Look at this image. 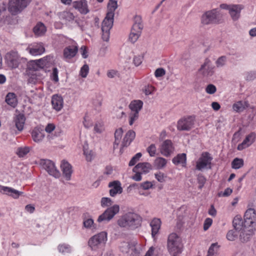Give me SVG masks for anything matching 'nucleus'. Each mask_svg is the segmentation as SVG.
<instances>
[{"instance_id":"1","label":"nucleus","mask_w":256,"mask_h":256,"mask_svg":"<svg viewBox=\"0 0 256 256\" xmlns=\"http://www.w3.org/2000/svg\"><path fill=\"white\" fill-rule=\"evenodd\" d=\"M142 218L138 214L128 212L122 216L118 220V224L121 228L134 230L141 225Z\"/></svg>"},{"instance_id":"2","label":"nucleus","mask_w":256,"mask_h":256,"mask_svg":"<svg viewBox=\"0 0 256 256\" xmlns=\"http://www.w3.org/2000/svg\"><path fill=\"white\" fill-rule=\"evenodd\" d=\"M167 248L172 256H178L182 252V244L180 238L175 233L170 234L167 242Z\"/></svg>"},{"instance_id":"3","label":"nucleus","mask_w":256,"mask_h":256,"mask_svg":"<svg viewBox=\"0 0 256 256\" xmlns=\"http://www.w3.org/2000/svg\"><path fill=\"white\" fill-rule=\"evenodd\" d=\"M220 11L214 8L205 12L201 16L200 22L203 26L218 24L220 22Z\"/></svg>"},{"instance_id":"4","label":"nucleus","mask_w":256,"mask_h":256,"mask_svg":"<svg viewBox=\"0 0 256 256\" xmlns=\"http://www.w3.org/2000/svg\"><path fill=\"white\" fill-rule=\"evenodd\" d=\"M107 241V233L102 232L92 236L88 240V244L92 251H98L104 246Z\"/></svg>"},{"instance_id":"5","label":"nucleus","mask_w":256,"mask_h":256,"mask_svg":"<svg viewBox=\"0 0 256 256\" xmlns=\"http://www.w3.org/2000/svg\"><path fill=\"white\" fill-rule=\"evenodd\" d=\"M32 0H9L8 10L12 15L21 13L30 4Z\"/></svg>"},{"instance_id":"6","label":"nucleus","mask_w":256,"mask_h":256,"mask_svg":"<svg viewBox=\"0 0 256 256\" xmlns=\"http://www.w3.org/2000/svg\"><path fill=\"white\" fill-rule=\"evenodd\" d=\"M120 211V206L118 204L108 208L102 214L99 216L97 220L98 222H108Z\"/></svg>"},{"instance_id":"7","label":"nucleus","mask_w":256,"mask_h":256,"mask_svg":"<svg viewBox=\"0 0 256 256\" xmlns=\"http://www.w3.org/2000/svg\"><path fill=\"white\" fill-rule=\"evenodd\" d=\"M212 158L208 152H203L196 163V168L199 170L210 169Z\"/></svg>"},{"instance_id":"8","label":"nucleus","mask_w":256,"mask_h":256,"mask_svg":"<svg viewBox=\"0 0 256 256\" xmlns=\"http://www.w3.org/2000/svg\"><path fill=\"white\" fill-rule=\"evenodd\" d=\"M40 164L49 174L56 178L60 176V172L56 168L52 160H40Z\"/></svg>"},{"instance_id":"9","label":"nucleus","mask_w":256,"mask_h":256,"mask_svg":"<svg viewBox=\"0 0 256 256\" xmlns=\"http://www.w3.org/2000/svg\"><path fill=\"white\" fill-rule=\"evenodd\" d=\"M194 120L192 117L183 118L178 122L177 128L179 130L188 131L194 127Z\"/></svg>"},{"instance_id":"10","label":"nucleus","mask_w":256,"mask_h":256,"mask_svg":"<svg viewBox=\"0 0 256 256\" xmlns=\"http://www.w3.org/2000/svg\"><path fill=\"white\" fill-rule=\"evenodd\" d=\"M200 74L204 77L212 76L214 72V67L211 64V62L208 58H206L204 63L198 70Z\"/></svg>"},{"instance_id":"11","label":"nucleus","mask_w":256,"mask_h":256,"mask_svg":"<svg viewBox=\"0 0 256 256\" xmlns=\"http://www.w3.org/2000/svg\"><path fill=\"white\" fill-rule=\"evenodd\" d=\"M0 192L2 194L12 196L14 199L18 198L20 196H25L22 192L18 191L10 187L4 186L1 185H0Z\"/></svg>"},{"instance_id":"12","label":"nucleus","mask_w":256,"mask_h":256,"mask_svg":"<svg viewBox=\"0 0 256 256\" xmlns=\"http://www.w3.org/2000/svg\"><path fill=\"white\" fill-rule=\"evenodd\" d=\"M50 59V56H48L43 58L36 60H32L30 62L28 65V69L34 70H38L39 69L42 68L47 64V60Z\"/></svg>"},{"instance_id":"13","label":"nucleus","mask_w":256,"mask_h":256,"mask_svg":"<svg viewBox=\"0 0 256 256\" xmlns=\"http://www.w3.org/2000/svg\"><path fill=\"white\" fill-rule=\"evenodd\" d=\"M26 50L30 54L34 56L40 55L45 52L44 44L42 42L31 44L28 47Z\"/></svg>"},{"instance_id":"14","label":"nucleus","mask_w":256,"mask_h":256,"mask_svg":"<svg viewBox=\"0 0 256 256\" xmlns=\"http://www.w3.org/2000/svg\"><path fill=\"white\" fill-rule=\"evenodd\" d=\"M244 220L245 221V226H253V224L256 220V214L254 209L250 208L246 212Z\"/></svg>"},{"instance_id":"15","label":"nucleus","mask_w":256,"mask_h":256,"mask_svg":"<svg viewBox=\"0 0 256 256\" xmlns=\"http://www.w3.org/2000/svg\"><path fill=\"white\" fill-rule=\"evenodd\" d=\"M6 58L8 66L12 68H16L18 66L20 58L16 52H10L6 55Z\"/></svg>"},{"instance_id":"16","label":"nucleus","mask_w":256,"mask_h":256,"mask_svg":"<svg viewBox=\"0 0 256 256\" xmlns=\"http://www.w3.org/2000/svg\"><path fill=\"white\" fill-rule=\"evenodd\" d=\"M44 128L41 126L34 128L31 132L33 140L36 142H41L44 138Z\"/></svg>"},{"instance_id":"17","label":"nucleus","mask_w":256,"mask_h":256,"mask_svg":"<svg viewBox=\"0 0 256 256\" xmlns=\"http://www.w3.org/2000/svg\"><path fill=\"white\" fill-rule=\"evenodd\" d=\"M72 6L78 10L82 14H86L89 12L88 5L86 0L75 1L72 3Z\"/></svg>"},{"instance_id":"18","label":"nucleus","mask_w":256,"mask_h":256,"mask_svg":"<svg viewBox=\"0 0 256 256\" xmlns=\"http://www.w3.org/2000/svg\"><path fill=\"white\" fill-rule=\"evenodd\" d=\"M108 186L110 188V194L112 196H114L116 194H120L122 192L121 184L119 181L115 180L110 182Z\"/></svg>"},{"instance_id":"19","label":"nucleus","mask_w":256,"mask_h":256,"mask_svg":"<svg viewBox=\"0 0 256 256\" xmlns=\"http://www.w3.org/2000/svg\"><path fill=\"white\" fill-rule=\"evenodd\" d=\"M256 134L254 133H250L248 135L242 143L239 144L238 146V150H242L249 146H250L254 141Z\"/></svg>"},{"instance_id":"20","label":"nucleus","mask_w":256,"mask_h":256,"mask_svg":"<svg viewBox=\"0 0 256 256\" xmlns=\"http://www.w3.org/2000/svg\"><path fill=\"white\" fill-rule=\"evenodd\" d=\"M136 244V242H123L121 243L120 246V250L123 253H128L130 249L132 250H134V254L135 256H140L139 253L136 251L135 246Z\"/></svg>"},{"instance_id":"21","label":"nucleus","mask_w":256,"mask_h":256,"mask_svg":"<svg viewBox=\"0 0 256 256\" xmlns=\"http://www.w3.org/2000/svg\"><path fill=\"white\" fill-rule=\"evenodd\" d=\"M62 174L66 180H70L71 175L72 172L71 165L65 160H62L60 165Z\"/></svg>"},{"instance_id":"22","label":"nucleus","mask_w":256,"mask_h":256,"mask_svg":"<svg viewBox=\"0 0 256 256\" xmlns=\"http://www.w3.org/2000/svg\"><path fill=\"white\" fill-rule=\"evenodd\" d=\"M173 150L174 148L170 140H165L160 147L161 154L166 156H169Z\"/></svg>"},{"instance_id":"23","label":"nucleus","mask_w":256,"mask_h":256,"mask_svg":"<svg viewBox=\"0 0 256 256\" xmlns=\"http://www.w3.org/2000/svg\"><path fill=\"white\" fill-rule=\"evenodd\" d=\"M136 136V133L132 130H129L125 134L122 144V148L128 146ZM122 149H120V152Z\"/></svg>"},{"instance_id":"24","label":"nucleus","mask_w":256,"mask_h":256,"mask_svg":"<svg viewBox=\"0 0 256 256\" xmlns=\"http://www.w3.org/2000/svg\"><path fill=\"white\" fill-rule=\"evenodd\" d=\"M152 169V166L148 162H142L138 164L135 166L132 170L138 171L142 174H146L148 173Z\"/></svg>"},{"instance_id":"25","label":"nucleus","mask_w":256,"mask_h":256,"mask_svg":"<svg viewBox=\"0 0 256 256\" xmlns=\"http://www.w3.org/2000/svg\"><path fill=\"white\" fill-rule=\"evenodd\" d=\"M232 225L234 229L239 231L244 229L245 228H249L248 226H245V221L242 220L240 216H236L234 218L232 221Z\"/></svg>"},{"instance_id":"26","label":"nucleus","mask_w":256,"mask_h":256,"mask_svg":"<svg viewBox=\"0 0 256 256\" xmlns=\"http://www.w3.org/2000/svg\"><path fill=\"white\" fill-rule=\"evenodd\" d=\"M242 9V6L241 5H231L229 13L234 20H236L238 19L240 16V11Z\"/></svg>"},{"instance_id":"27","label":"nucleus","mask_w":256,"mask_h":256,"mask_svg":"<svg viewBox=\"0 0 256 256\" xmlns=\"http://www.w3.org/2000/svg\"><path fill=\"white\" fill-rule=\"evenodd\" d=\"M52 104L54 109L58 112L63 107V99L62 96L54 95L52 98Z\"/></svg>"},{"instance_id":"28","label":"nucleus","mask_w":256,"mask_h":256,"mask_svg":"<svg viewBox=\"0 0 256 256\" xmlns=\"http://www.w3.org/2000/svg\"><path fill=\"white\" fill-rule=\"evenodd\" d=\"M78 50L76 46H69L66 48L64 50V56L66 59H70L74 57Z\"/></svg>"},{"instance_id":"29","label":"nucleus","mask_w":256,"mask_h":256,"mask_svg":"<svg viewBox=\"0 0 256 256\" xmlns=\"http://www.w3.org/2000/svg\"><path fill=\"white\" fill-rule=\"evenodd\" d=\"M240 232V239L242 242H246L250 240L252 234V229L245 228Z\"/></svg>"},{"instance_id":"30","label":"nucleus","mask_w":256,"mask_h":256,"mask_svg":"<svg viewBox=\"0 0 256 256\" xmlns=\"http://www.w3.org/2000/svg\"><path fill=\"white\" fill-rule=\"evenodd\" d=\"M114 17V16H112L110 14H106V16L102 22V29H104L106 30H110L113 25Z\"/></svg>"},{"instance_id":"31","label":"nucleus","mask_w":256,"mask_h":256,"mask_svg":"<svg viewBox=\"0 0 256 256\" xmlns=\"http://www.w3.org/2000/svg\"><path fill=\"white\" fill-rule=\"evenodd\" d=\"M25 121L26 118L22 114L17 115L14 118V125L19 131H22L24 129Z\"/></svg>"},{"instance_id":"32","label":"nucleus","mask_w":256,"mask_h":256,"mask_svg":"<svg viewBox=\"0 0 256 256\" xmlns=\"http://www.w3.org/2000/svg\"><path fill=\"white\" fill-rule=\"evenodd\" d=\"M46 31L44 24L40 22H38L33 28V32L37 36H44Z\"/></svg>"},{"instance_id":"33","label":"nucleus","mask_w":256,"mask_h":256,"mask_svg":"<svg viewBox=\"0 0 256 256\" xmlns=\"http://www.w3.org/2000/svg\"><path fill=\"white\" fill-rule=\"evenodd\" d=\"M161 222L158 218H154L150 222L152 235L153 238L158 234L160 227Z\"/></svg>"},{"instance_id":"34","label":"nucleus","mask_w":256,"mask_h":256,"mask_svg":"<svg viewBox=\"0 0 256 256\" xmlns=\"http://www.w3.org/2000/svg\"><path fill=\"white\" fill-rule=\"evenodd\" d=\"M143 102L140 100H134L129 105L131 112H136L138 114L142 108Z\"/></svg>"},{"instance_id":"35","label":"nucleus","mask_w":256,"mask_h":256,"mask_svg":"<svg viewBox=\"0 0 256 256\" xmlns=\"http://www.w3.org/2000/svg\"><path fill=\"white\" fill-rule=\"evenodd\" d=\"M122 134L123 130L122 128H120L116 130L114 132V149L118 148V146L120 143Z\"/></svg>"},{"instance_id":"36","label":"nucleus","mask_w":256,"mask_h":256,"mask_svg":"<svg viewBox=\"0 0 256 256\" xmlns=\"http://www.w3.org/2000/svg\"><path fill=\"white\" fill-rule=\"evenodd\" d=\"M118 5L117 1L115 0H109L108 4V12L106 14H111L112 16H114V12L118 8Z\"/></svg>"},{"instance_id":"37","label":"nucleus","mask_w":256,"mask_h":256,"mask_svg":"<svg viewBox=\"0 0 256 256\" xmlns=\"http://www.w3.org/2000/svg\"><path fill=\"white\" fill-rule=\"evenodd\" d=\"M248 106V104L246 102L238 101L232 106V108L236 112H242Z\"/></svg>"},{"instance_id":"38","label":"nucleus","mask_w":256,"mask_h":256,"mask_svg":"<svg viewBox=\"0 0 256 256\" xmlns=\"http://www.w3.org/2000/svg\"><path fill=\"white\" fill-rule=\"evenodd\" d=\"M6 102L11 106L14 108L17 104V100L15 94L14 93H8L6 98Z\"/></svg>"},{"instance_id":"39","label":"nucleus","mask_w":256,"mask_h":256,"mask_svg":"<svg viewBox=\"0 0 256 256\" xmlns=\"http://www.w3.org/2000/svg\"><path fill=\"white\" fill-rule=\"evenodd\" d=\"M134 30H138L142 32L143 28L142 18L140 16H136L134 18V23L132 28Z\"/></svg>"},{"instance_id":"40","label":"nucleus","mask_w":256,"mask_h":256,"mask_svg":"<svg viewBox=\"0 0 256 256\" xmlns=\"http://www.w3.org/2000/svg\"><path fill=\"white\" fill-rule=\"evenodd\" d=\"M167 163V160L161 157L157 158L154 161V166L158 169L164 168Z\"/></svg>"},{"instance_id":"41","label":"nucleus","mask_w":256,"mask_h":256,"mask_svg":"<svg viewBox=\"0 0 256 256\" xmlns=\"http://www.w3.org/2000/svg\"><path fill=\"white\" fill-rule=\"evenodd\" d=\"M240 231L236 229L231 230L228 231L226 234V238L230 241H234L237 239L238 233Z\"/></svg>"},{"instance_id":"42","label":"nucleus","mask_w":256,"mask_h":256,"mask_svg":"<svg viewBox=\"0 0 256 256\" xmlns=\"http://www.w3.org/2000/svg\"><path fill=\"white\" fill-rule=\"evenodd\" d=\"M186 161V154H178L172 159V162L175 164H184Z\"/></svg>"},{"instance_id":"43","label":"nucleus","mask_w":256,"mask_h":256,"mask_svg":"<svg viewBox=\"0 0 256 256\" xmlns=\"http://www.w3.org/2000/svg\"><path fill=\"white\" fill-rule=\"evenodd\" d=\"M141 32H142L138 30H134L132 28L130 33L129 36V40L132 43H134L140 37Z\"/></svg>"},{"instance_id":"44","label":"nucleus","mask_w":256,"mask_h":256,"mask_svg":"<svg viewBox=\"0 0 256 256\" xmlns=\"http://www.w3.org/2000/svg\"><path fill=\"white\" fill-rule=\"evenodd\" d=\"M219 246L217 243L212 244L210 247L206 256H217Z\"/></svg>"},{"instance_id":"45","label":"nucleus","mask_w":256,"mask_h":256,"mask_svg":"<svg viewBox=\"0 0 256 256\" xmlns=\"http://www.w3.org/2000/svg\"><path fill=\"white\" fill-rule=\"evenodd\" d=\"M244 166V160L242 158H235L232 162V167L234 169H238Z\"/></svg>"},{"instance_id":"46","label":"nucleus","mask_w":256,"mask_h":256,"mask_svg":"<svg viewBox=\"0 0 256 256\" xmlns=\"http://www.w3.org/2000/svg\"><path fill=\"white\" fill-rule=\"evenodd\" d=\"M84 154L88 162H91L94 156V152L92 150H88L84 147Z\"/></svg>"},{"instance_id":"47","label":"nucleus","mask_w":256,"mask_h":256,"mask_svg":"<svg viewBox=\"0 0 256 256\" xmlns=\"http://www.w3.org/2000/svg\"><path fill=\"white\" fill-rule=\"evenodd\" d=\"M58 250L62 254L69 253L71 252L70 246L67 244H60L58 246Z\"/></svg>"},{"instance_id":"48","label":"nucleus","mask_w":256,"mask_h":256,"mask_svg":"<svg viewBox=\"0 0 256 256\" xmlns=\"http://www.w3.org/2000/svg\"><path fill=\"white\" fill-rule=\"evenodd\" d=\"M227 58L223 56L219 57L216 62V64L217 68H222L225 66Z\"/></svg>"},{"instance_id":"49","label":"nucleus","mask_w":256,"mask_h":256,"mask_svg":"<svg viewBox=\"0 0 256 256\" xmlns=\"http://www.w3.org/2000/svg\"><path fill=\"white\" fill-rule=\"evenodd\" d=\"M30 148L28 146L20 147L18 148L17 151V154L20 157H23L29 152Z\"/></svg>"},{"instance_id":"50","label":"nucleus","mask_w":256,"mask_h":256,"mask_svg":"<svg viewBox=\"0 0 256 256\" xmlns=\"http://www.w3.org/2000/svg\"><path fill=\"white\" fill-rule=\"evenodd\" d=\"M147 152L150 156H154L156 154V148L154 144H151L146 148Z\"/></svg>"},{"instance_id":"51","label":"nucleus","mask_w":256,"mask_h":256,"mask_svg":"<svg viewBox=\"0 0 256 256\" xmlns=\"http://www.w3.org/2000/svg\"><path fill=\"white\" fill-rule=\"evenodd\" d=\"M138 114L136 112H131L130 114V120L129 124L132 126L134 122L138 120Z\"/></svg>"},{"instance_id":"52","label":"nucleus","mask_w":256,"mask_h":256,"mask_svg":"<svg viewBox=\"0 0 256 256\" xmlns=\"http://www.w3.org/2000/svg\"><path fill=\"white\" fill-rule=\"evenodd\" d=\"M62 16L63 18L68 22L73 20L74 18V14L72 12H64L62 13Z\"/></svg>"},{"instance_id":"53","label":"nucleus","mask_w":256,"mask_h":256,"mask_svg":"<svg viewBox=\"0 0 256 256\" xmlns=\"http://www.w3.org/2000/svg\"><path fill=\"white\" fill-rule=\"evenodd\" d=\"M101 206L102 207L109 206L112 204V200L108 198H102L101 200Z\"/></svg>"},{"instance_id":"54","label":"nucleus","mask_w":256,"mask_h":256,"mask_svg":"<svg viewBox=\"0 0 256 256\" xmlns=\"http://www.w3.org/2000/svg\"><path fill=\"white\" fill-rule=\"evenodd\" d=\"M89 71V67L88 64H84L80 69V75L82 78H86Z\"/></svg>"},{"instance_id":"55","label":"nucleus","mask_w":256,"mask_h":256,"mask_svg":"<svg viewBox=\"0 0 256 256\" xmlns=\"http://www.w3.org/2000/svg\"><path fill=\"white\" fill-rule=\"evenodd\" d=\"M142 154L140 152L137 153L132 158L129 162L130 166H134L136 162L139 160L140 158L142 156Z\"/></svg>"},{"instance_id":"56","label":"nucleus","mask_w":256,"mask_h":256,"mask_svg":"<svg viewBox=\"0 0 256 256\" xmlns=\"http://www.w3.org/2000/svg\"><path fill=\"white\" fill-rule=\"evenodd\" d=\"M156 178L160 182H165L166 176L162 172H159L155 174Z\"/></svg>"},{"instance_id":"57","label":"nucleus","mask_w":256,"mask_h":256,"mask_svg":"<svg viewBox=\"0 0 256 256\" xmlns=\"http://www.w3.org/2000/svg\"><path fill=\"white\" fill-rule=\"evenodd\" d=\"M216 88L214 84H208L206 88V92L208 94H214L216 92Z\"/></svg>"},{"instance_id":"58","label":"nucleus","mask_w":256,"mask_h":256,"mask_svg":"<svg viewBox=\"0 0 256 256\" xmlns=\"http://www.w3.org/2000/svg\"><path fill=\"white\" fill-rule=\"evenodd\" d=\"M198 182L199 184L198 188L201 189L204 186L206 179L204 176L202 175H199L198 178Z\"/></svg>"},{"instance_id":"59","label":"nucleus","mask_w":256,"mask_h":256,"mask_svg":"<svg viewBox=\"0 0 256 256\" xmlns=\"http://www.w3.org/2000/svg\"><path fill=\"white\" fill-rule=\"evenodd\" d=\"M102 38L104 41L108 42L110 38V30H106L102 29Z\"/></svg>"},{"instance_id":"60","label":"nucleus","mask_w":256,"mask_h":256,"mask_svg":"<svg viewBox=\"0 0 256 256\" xmlns=\"http://www.w3.org/2000/svg\"><path fill=\"white\" fill-rule=\"evenodd\" d=\"M154 90V87H153L152 86L148 85L144 87V92L146 95H149L152 94Z\"/></svg>"},{"instance_id":"61","label":"nucleus","mask_w":256,"mask_h":256,"mask_svg":"<svg viewBox=\"0 0 256 256\" xmlns=\"http://www.w3.org/2000/svg\"><path fill=\"white\" fill-rule=\"evenodd\" d=\"M232 192V190L230 188H226L224 192L218 193L220 196H228L230 195Z\"/></svg>"},{"instance_id":"62","label":"nucleus","mask_w":256,"mask_h":256,"mask_svg":"<svg viewBox=\"0 0 256 256\" xmlns=\"http://www.w3.org/2000/svg\"><path fill=\"white\" fill-rule=\"evenodd\" d=\"M152 186V182L149 181H146L140 184V187L142 188L144 190H148Z\"/></svg>"},{"instance_id":"63","label":"nucleus","mask_w":256,"mask_h":256,"mask_svg":"<svg viewBox=\"0 0 256 256\" xmlns=\"http://www.w3.org/2000/svg\"><path fill=\"white\" fill-rule=\"evenodd\" d=\"M212 220L210 218H207L206 219L204 224V230H206L210 228L212 224Z\"/></svg>"},{"instance_id":"64","label":"nucleus","mask_w":256,"mask_h":256,"mask_svg":"<svg viewBox=\"0 0 256 256\" xmlns=\"http://www.w3.org/2000/svg\"><path fill=\"white\" fill-rule=\"evenodd\" d=\"M256 78V72H250L246 74V79L248 80H252Z\"/></svg>"}]
</instances>
